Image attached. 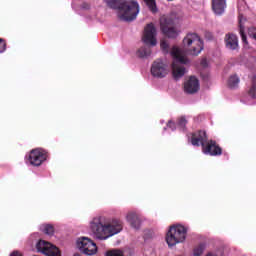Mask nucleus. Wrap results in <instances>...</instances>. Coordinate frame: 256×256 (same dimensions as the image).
Wrapping results in <instances>:
<instances>
[{
	"label": "nucleus",
	"mask_w": 256,
	"mask_h": 256,
	"mask_svg": "<svg viewBox=\"0 0 256 256\" xmlns=\"http://www.w3.org/2000/svg\"><path fill=\"white\" fill-rule=\"evenodd\" d=\"M181 19H183V11L181 10H172L169 14L162 15L159 19L160 31L168 39H177L179 35L177 24Z\"/></svg>",
	"instance_id": "f03ea898"
},
{
	"label": "nucleus",
	"mask_w": 256,
	"mask_h": 256,
	"mask_svg": "<svg viewBox=\"0 0 256 256\" xmlns=\"http://www.w3.org/2000/svg\"><path fill=\"white\" fill-rule=\"evenodd\" d=\"M184 45L188 47L189 55L197 57L201 54V51L205 48L203 44V39L197 35V33H188L183 39Z\"/></svg>",
	"instance_id": "423d86ee"
},
{
	"label": "nucleus",
	"mask_w": 256,
	"mask_h": 256,
	"mask_svg": "<svg viewBox=\"0 0 256 256\" xmlns=\"http://www.w3.org/2000/svg\"><path fill=\"white\" fill-rule=\"evenodd\" d=\"M108 7L118 10L120 21L129 22V2L126 0H108Z\"/></svg>",
	"instance_id": "0eeeda50"
},
{
	"label": "nucleus",
	"mask_w": 256,
	"mask_h": 256,
	"mask_svg": "<svg viewBox=\"0 0 256 256\" xmlns=\"http://www.w3.org/2000/svg\"><path fill=\"white\" fill-rule=\"evenodd\" d=\"M169 71H171V68L167 65H152L151 67V75L160 79L166 77Z\"/></svg>",
	"instance_id": "dca6fc26"
},
{
	"label": "nucleus",
	"mask_w": 256,
	"mask_h": 256,
	"mask_svg": "<svg viewBox=\"0 0 256 256\" xmlns=\"http://www.w3.org/2000/svg\"><path fill=\"white\" fill-rule=\"evenodd\" d=\"M239 77L237 74H234V75H231L229 78H228V82H227V85L230 89H237V87H239Z\"/></svg>",
	"instance_id": "412c9836"
},
{
	"label": "nucleus",
	"mask_w": 256,
	"mask_h": 256,
	"mask_svg": "<svg viewBox=\"0 0 256 256\" xmlns=\"http://www.w3.org/2000/svg\"><path fill=\"white\" fill-rule=\"evenodd\" d=\"M160 47L162 51H164L165 53H169V44L166 41H162L160 43Z\"/></svg>",
	"instance_id": "7c9ffc66"
},
{
	"label": "nucleus",
	"mask_w": 256,
	"mask_h": 256,
	"mask_svg": "<svg viewBox=\"0 0 256 256\" xmlns=\"http://www.w3.org/2000/svg\"><path fill=\"white\" fill-rule=\"evenodd\" d=\"M249 95L252 99H256V76L252 77V86L249 90Z\"/></svg>",
	"instance_id": "a878e982"
},
{
	"label": "nucleus",
	"mask_w": 256,
	"mask_h": 256,
	"mask_svg": "<svg viewBox=\"0 0 256 256\" xmlns=\"http://www.w3.org/2000/svg\"><path fill=\"white\" fill-rule=\"evenodd\" d=\"M184 45L188 47L189 55L197 57L201 54V51L205 48L203 44V39L197 35V33H188L183 39Z\"/></svg>",
	"instance_id": "39448f33"
},
{
	"label": "nucleus",
	"mask_w": 256,
	"mask_h": 256,
	"mask_svg": "<svg viewBox=\"0 0 256 256\" xmlns=\"http://www.w3.org/2000/svg\"><path fill=\"white\" fill-rule=\"evenodd\" d=\"M227 7V0H212V11L215 15H223Z\"/></svg>",
	"instance_id": "f3484780"
},
{
	"label": "nucleus",
	"mask_w": 256,
	"mask_h": 256,
	"mask_svg": "<svg viewBox=\"0 0 256 256\" xmlns=\"http://www.w3.org/2000/svg\"><path fill=\"white\" fill-rule=\"evenodd\" d=\"M89 229L98 241H107L109 237L121 233L123 227L119 223H110L105 216H95L89 221Z\"/></svg>",
	"instance_id": "f257e3e1"
},
{
	"label": "nucleus",
	"mask_w": 256,
	"mask_h": 256,
	"mask_svg": "<svg viewBox=\"0 0 256 256\" xmlns=\"http://www.w3.org/2000/svg\"><path fill=\"white\" fill-rule=\"evenodd\" d=\"M10 256H22L21 255V253H19V252H12L11 254H10Z\"/></svg>",
	"instance_id": "72a5a7b5"
},
{
	"label": "nucleus",
	"mask_w": 256,
	"mask_h": 256,
	"mask_svg": "<svg viewBox=\"0 0 256 256\" xmlns=\"http://www.w3.org/2000/svg\"><path fill=\"white\" fill-rule=\"evenodd\" d=\"M7 51V42L5 39L0 38V53H5Z\"/></svg>",
	"instance_id": "c756f323"
},
{
	"label": "nucleus",
	"mask_w": 256,
	"mask_h": 256,
	"mask_svg": "<svg viewBox=\"0 0 256 256\" xmlns=\"http://www.w3.org/2000/svg\"><path fill=\"white\" fill-rule=\"evenodd\" d=\"M36 249L39 253H43L47 256H61V251H59V248L45 240H40L36 244Z\"/></svg>",
	"instance_id": "1a4fd4ad"
},
{
	"label": "nucleus",
	"mask_w": 256,
	"mask_h": 256,
	"mask_svg": "<svg viewBox=\"0 0 256 256\" xmlns=\"http://www.w3.org/2000/svg\"><path fill=\"white\" fill-rule=\"evenodd\" d=\"M201 89V84L199 83V78L196 76H189L184 82V91L188 95H195Z\"/></svg>",
	"instance_id": "ddd939ff"
},
{
	"label": "nucleus",
	"mask_w": 256,
	"mask_h": 256,
	"mask_svg": "<svg viewBox=\"0 0 256 256\" xmlns=\"http://www.w3.org/2000/svg\"><path fill=\"white\" fill-rule=\"evenodd\" d=\"M40 231L45 233V235H53V233H55V229L53 228V226H51V224L41 225L40 226Z\"/></svg>",
	"instance_id": "4be33fe9"
},
{
	"label": "nucleus",
	"mask_w": 256,
	"mask_h": 256,
	"mask_svg": "<svg viewBox=\"0 0 256 256\" xmlns=\"http://www.w3.org/2000/svg\"><path fill=\"white\" fill-rule=\"evenodd\" d=\"M76 247L84 255H95L97 253V244L88 237H80L76 241Z\"/></svg>",
	"instance_id": "6e6552de"
},
{
	"label": "nucleus",
	"mask_w": 256,
	"mask_h": 256,
	"mask_svg": "<svg viewBox=\"0 0 256 256\" xmlns=\"http://www.w3.org/2000/svg\"><path fill=\"white\" fill-rule=\"evenodd\" d=\"M252 37H253V39H255V41H256V31L252 33Z\"/></svg>",
	"instance_id": "f704fd0d"
},
{
	"label": "nucleus",
	"mask_w": 256,
	"mask_h": 256,
	"mask_svg": "<svg viewBox=\"0 0 256 256\" xmlns=\"http://www.w3.org/2000/svg\"><path fill=\"white\" fill-rule=\"evenodd\" d=\"M186 126H187V118H185V116H181L180 118H178L177 127H179L181 131H185Z\"/></svg>",
	"instance_id": "393cba45"
},
{
	"label": "nucleus",
	"mask_w": 256,
	"mask_h": 256,
	"mask_svg": "<svg viewBox=\"0 0 256 256\" xmlns=\"http://www.w3.org/2000/svg\"><path fill=\"white\" fill-rule=\"evenodd\" d=\"M142 41L145 45L137 51L138 57H149L151 55V47L157 45V28L152 22L147 24L144 28Z\"/></svg>",
	"instance_id": "7ed1b4c3"
},
{
	"label": "nucleus",
	"mask_w": 256,
	"mask_h": 256,
	"mask_svg": "<svg viewBox=\"0 0 256 256\" xmlns=\"http://www.w3.org/2000/svg\"><path fill=\"white\" fill-rule=\"evenodd\" d=\"M105 256H125V254L123 253V251L119 249H112V250H108Z\"/></svg>",
	"instance_id": "bb28decb"
},
{
	"label": "nucleus",
	"mask_w": 256,
	"mask_h": 256,
	"mask_svg": "<svg viewBox=\"0 0 256 256\" xmlns=\"http://www.w3.org/2000/svg\"><path fill=\"white\" fill-rule=\"evenodd\" d=\"M167 127H169V129H172V131H175V122L173 121H168L167 123Z\"/></svg>",
	"instance_id": "2f4dec72"
},
{
	"label": "nucleus",
	"mask_w": 256,
	"mask_h": 256,
	"mask_svg": "<svg viewBox=\"0 0 256 256\" xmlns=\"http://www.w3.org/2000/svg\"><path fill=\"white\" fill-rule=\"evenodd\" d=\"M200 65H209V61L207 60V57H202Z\"/></svg>",
	"instance_id": "473e14b6"
},
{
	"label": "nucleus",
	"mask_w": 256,
	"mask_h": 256,
	"mask_svg": "<svg viewBox=\"0 0 256 256\" xmlns=\"http://www.w3.org/2000/svg\"><path fill=\"white\" fill-rule=\"evenodd\" d=\"M139 15V2L130 0L129 2V21H135Z\"/></svg>",
	"instance_id": "aec40b11"
},
{
	"label": "nucleus",
	"mask_w": 256,
	"mask_h": 256,
	"mask_svg": "<svg viewBox=\"0 0 256 256\" xmlns=\"http://www.w3.org/2000/svg\"><path fill=\"white\" fill-rule=\"evenodd\" d=\"M207 132L204 130H198L191 134V143L194 147H205L207 143Z\"/></svg>",
	"instance_id": "4468645a"
},
{
	"label": "nucleus",
	"mask_w": 256,
	"mask_h": 256,
	"mask_svg": "<svg viewBox=\"0 0 256 256\" xmlns=\"http://www.w3.org/2000/svg\"><path fill=\"white\" fill-rule=\"evenodd\" d=\"M151 13H157V2L155 0H143Z\"/></svg>",
	"instance_id": "5701e85b"
},
{
	"label": "nucleus",
	"mask_w": 256,
	"mask_h": 256,
	"mask_svg": "<svg viewBox=\"0 0 256 256\" xmlns=\"http://www.w3.org/2000/svg\"><path fill=\"white\" fill-rule=\"evenodd\" d=\"M187 238V228L183 225L170 226L166 234V242L169 247H175L177 243H183Z\"/></svg>",
	"instance_id": "20e7f679"
},
{
	"label": "nucleus",
	"mask_w": 256,
	"mask_h": 256,
	"mask_svg": "<svg viewBox=\"0 0 256 256\" xmlns=\"http://www.w3.org/2000/svg\"><path fill=\"white\" fill-rule=\"evenodd\" d=\"M170 55L174 63H180V65H189L191 63V60H189V57L187 56V51L180 49L177 46L172 47Z\"/></svg>",
	"instance_id": "9d476101"
},
{
	"label": "nucleus",
	"mask_w": 256,
	"mask_h": 256,
	"mask_svg": "<svg viewBox=\"0 0 256 256\" xmlns=\"http://www.w3.org/2000/svg\"><path fill=\"white\" fill-rule=\"evenodd\" d=\"M239 32H240L242 42L244 43V45H247L249 42H247V35H245V28L241 23V19H239Z\"/></svg>",
	"instance_id": "b1692460"
},
{
	"label": "nucleus",
	"mask_w": 256,
	"mask_h": 256,
	"mask_svg": "<svg viewBox=\"0 0 256 256\" xmlns=\"http://www.w3.org/2000/svg\"><path fill=\"white\" fill-rule=\"evenodd\" d=\"M202 151L205 155H210L211 157H219L223 155V149L215 140H209L206 142V145H204Z\"/></svg>",
	"instance_id": "f8f14e48"
},
{
	"label": "nucleus",
	"mask_w": 256,
	"mask_h": 256,
	"mask_svg": "<svg viewBox=\"0 0 256 256\" xmlns=\"http://www.w3.org/2000/svg\"><path fill=\"white\" fill-rule=\"evenodd\" d=\"M46 159L47 153L41 148L32 150L28 157L30 165H34L35 167H39Z\"/></svg>",
	"instance_id": "9b49d317"
},
{
	"label": "nucleus",
	"mask_w": 256,
	"mask_h": 256,
	"mask_svg": "<svg viewBox=\"0 0 256 256\" xmlns=\"http://www.w3.org/2000/svg\"><path fill=\"white\" fill-rule=\"evenodd\" d=\"M224 43L226 45V49H230L231 51H236V49H239V38H237V35L233 33H228L225 35Z\"/></svg>",
	"instance_id": "2eb2a0df"
},
{
	"label": "nucleus",
	"mask_w": 256,
	"mask_h": 256,
	"mask_svg": "<svg viewBox=\"0 0 256 256\" xmlns=\"http://www.w3.org/2000/svg\"><path fill=\"white\" fill-rule=\"evenodd\" d=\"M203 251H205V244H200L196 248H194V256L203 255Z\"/></svg>",
	"instance_id": "cd10ccee"
},
{
	"label": "nucleus",
	"mask_w": 256,
	"mask_h": 256,
	"mask_svg": "<svg viewBox=\"0 0 256 256\" xmlns=\"http://www.w3.org/2000/svg\"><path fill=\"white\" fill-rule=\"evenodd\" d=\"M209 69V66L204 65L202 66V69L200 71V76L202 77V79H209V73L207 72Z\"/></svg>",
	"instance_id": "c85d7f7f"
},
{
	"label": "nucleus",
	"mask_w": 256,
	"mask_h": 256,
	"mask_svg": "<svg viewBox=\"0 0 256 256\" xmlns=\"http://www.w3.org/2000/svg\"><path fill=\"white\" fill-rule=\"evenodd\" d=\"M129 217L131 227L136 230L141 229V224L143 223V221H145L143 216L135 212H130Z\"/></svg>",
	"instance_id": "a211bd4d"
},
{
	"label": "nucleus",
	"mask_w": 256,
	"mask_h": 256,
	"mask_svg": "<svg viewBox=\"0 0 256 256\" xmlns=\"http://www.w3.org/2000/svg\"><path fill=\"white\" fill-rule=\"evenodd\" d=\"M170 69L172 70V77L176 81L181 79V77H184L187 73V68H185L183 65H172L170 66Z\"/></svg>",
	"instance_id": "6ab92c4d"
}]
</instances>
